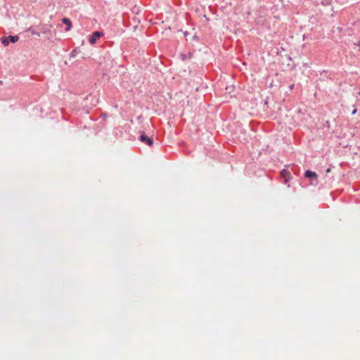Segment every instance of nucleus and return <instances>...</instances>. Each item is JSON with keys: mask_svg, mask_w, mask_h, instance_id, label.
I'll list each match as a JSON object with an SVG mask.
<instances>
[{"mask_svg": "<svg viewBox=\"0 0 360 360\" xmlns=\"http://www.w3.org/2000/svg\"><path fill=\"white\" fill-rule=\"evenodd\" d=\"M281 176L285 179V184L291 179V174L290 172L286 169H283L281 171Z\"/></svg>", "mask_w": 360, "mask_h": 360, "instance_id": "5", "label": "nucleus"}, {"mask_svg": "<svg viewBox=\"0 0 360 360\" xmlns=\"http://www.w3.org/2000/svg\"><path fill=\"white\" fill-rule=\"evenodd\" d=\"M63 22L67 25L66 30L68 31L71 29L72 23L71 21L66 18H63Z\"/></svg>", "mask_w": 360, "mask_h": 360, "instance_id": "6", "label": "nucleus"}, {"mask_svg": "<svg viewBox=\"0 0 360 360\" xmlns=\"http://www.w3.org/2000/svg\"><path fill=\"white\" fill-rule=\"evenodd\" d=\"M18 36H9L8 37H2L1 42L5 46H7L9 44V41L15 43L18 41Z\"/></svg>", "mask_w": 360, "mask_h": 360, "instance_id": "1", "label": "nucleus"}, {"mask_svg": "<svg viewBox=\"0 0 360 360\" xmlns=\"http://www.w3.org/2000/svg\"><path fill=\"white\" fill-rule=\"evenodd\" d=\"M304 176L307 178H312L315 180V183H314V182L310 183L311 185H316L318 184V181H317L318 176H317L316 173L311 172L310 170H307L305 172Z\"/></svg>", "mask_w": 360, "mask_h": 360, "instance_id": "2", "label": "nucleus"}, {"mask_svg": "<svg viewBox=\"0 0 360 360\" xmlns=\"http://www.w3.org/2000/svg\"><path fill=\"white\" fill-rule=\"evenodd\" d=\"M103 35V32H94L91 37H90L89 39V43L91 44H94L97 40Z\"/></svg>", "mask_w": 360, "mask_h": 360, "instance_id": "3", "label": "nucleus"}, {"mask_svg": "<svg viewBox=\"0 0 360 360\" xmlns=\"http://www.w3.org/2000/svg\"><path fill=\"white\" fill-rule=\"evenodd\" d=\"M330 172V169L329 168L326 169L327 173H329Z\"/></svg>", "mask_w": 360, "mask_h": 360, "instance_id": "7", "label": "nucleus"}, {"mask_svg": "<svg viewBox=\"0 0 360 360\" xmlns=\"http://www.w3.org/2000/svg\"><path fill=\"white\" fill-rule=\"evenodd\" d=\"M356 110H354L353 111V112H352V113H353V114L356 113Z\"/></svg>", "mask_w": 360, "mask_h": 360, "instance_id": "8", "label": "nucleus"}, {"mask_svg": "<svg viewBox=\"0 0 360 360\" xmlns=\"http://www.w3.org/2000/svg\"><path fill=\"white\" fill-rule=\"evenodd\" d=\"M139 140L142 142H145L149 146H151L153 143L152 138L146 136L144 134L140 136Z\"/></svg>", "mask_w": 360, "mask_h": 360, "instance_id": "4", "label": "nucleus"}]
</instances>
